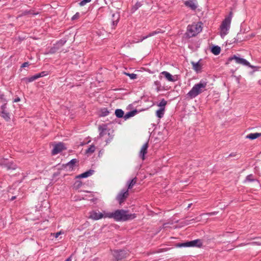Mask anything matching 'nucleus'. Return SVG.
<instances>
[{
	"mask_svg": "<svg viewBox=\"0 0 261 261\" xmlns=\"http://www.w3.org/2000/svg\"><path fill=\"white\" fill-rule=\"evenodd\" d=\"M48 74V72L47 71H42L40 73H37L36 75L37 76V78H40L41 77H43L45 76H46Z\"/></svg>",
	"mask_w": 261,
	"mask_h": 261,
	"instance_id": "33",
	"label": "nucleus"
},
{
	"mask_svg": "<svg viewBox=\"0 0 261 261\" xmlns=\"http://www.w3.org/2000/svg\"><path fill=\"white\" fill-rule=\"evenodd\" d=\"M60 234H61V231L58 232L56 233L55 234V238H57L59 236V235H60Z\"/></svg>",
	"mask_w": 261,
	"mask_h": 261,
	"instance_id": "43",
	"label": "nucleus"
},
{
	"mask_svg": "<svg viewBox=\"0 0 261 261\" xmlns=\"http://www.w3.org/2000/svg\"><path fill=\"white\" fill-rule=\"evenodd\" d=\"M148 147V143H145L141 147L139 152L140 157L142 159H145V154L147 153V148Z\"/></svg>",
	"mask_w": 261,
	"mask_h": 261,
	"instance_id": "15",
	"label": "nucleus"
},
{
	"mask_svg": "<svg viewBox=\"0 0 261 261\" xmlns=\"http://www.w3.org/2000/svg\"><path fill=\"white\" fill-rule=\"evenodd\" d=\"M8 160L6 159H0V166L6 168L8 164Z\"/></svg>",
	"mask_w": 261,
	"mask_h": 261,
	"instance_id": "32",
	"label": "nucleus"
},
{
	"mask_svg": "<svg viewBox=\"0 0 261 261\" xmlns=\"http://www.w3.org/2000/svg\"><path fill=\"white\" fill-rule=\"evenodd\" d=\"M137 182V178L135 177L132 180L128 181V189H130L133 188V187L136 184Z\"/></svg>",
	"mask_w": 261,
	"mask_h": 261,
	"instance_id": "28",
	"label": "nucleus"
},
{
	"mask_svg": "<svg viewBox=\"0 0 261 261\" xmlns=\"http://www.w3.org/2000/svg\"><path fill=\"white\" fill-rule=\"evenodd\" d=\"M82 185V182L81 181L77 180L74 184V187L76 189H79Z\"/></svg>",
	"mask_w": 261,
	"mask_h": 261,
	"instance_id": "37",
	"label": "nucleus"
},
{
	"mask_svg": "<svg viewBox=\"0 0 261 261\" xmlns=\"http://www.w3.org/2000/svg\"><path fill=\"white\" fill-rule=\"evenodd\" d=\"M142 6V4L141 2H137L132 8L131 12L132 13H134L140 7Z\"/></svg>",
	"mask_w": 261,
	"mask_h": 261,
	"instance_id": "27",
	"label": "nucleus"
},
{
	"mask_svg": "<svg viewBox=\"0 0 261 261\" xmlns=\"http://www.w3.org/2000/svg\"><path fill=\"white\" fill-rule=\"evenodd\" d=\"M235 156V154H234V153H230L229 155V156Z\"/></svg>",
	"mask_w": 261,
	"mask_h": 261,
	"instance_id": "49",
	"label": "nucleus"
},
{
	"mask_svg": "<svg viewBox=\"0 0 261 261\" xmlns=\"http://www.w3.org/2000/svg\"><path fill=\"white\" fill-rule=\"evenodd\" d=\"M91 1V0H83L79 3V5L81 6H83L85 5L87 3L90 2Z\"/></svg>",
	"mask_w": 261,
	"mask_h": 261,
	"instance_id": "39",
	"label": "nucleus"
},
{
	"mask_svg": "<svg viewBox=\"0 0 261 261\" xmlns=\"http://www.w3.org/2000/svg\"><path fill=\"white\" fill-rule=\"evenodd\" d=\"M120 19V14L119 13H113L112 15V28L114 29L117 26Z\"/></svg>",
	"mask_w": 261,
	"mask_h": 261,
	"instance_id": "13",
	"label": "nucleus"
},
{
	"mask_svg": "<svg viewBox=\"0 0 261 261\" xmlns=\"http://www.w3.org/2000/svg\"><path fill=\"white\" fill-rule=\"evenodd\" d=\"M251 244H256L257 245H261V243L257 242H253L251 243Z\"/></svg>",
	"mask_w": 261,
	"mask_h": 261,
	"instance_id": "44",
	"label": "nucleus"
},
{
	"mask_svg": "<svg viewBox=\"0 0 261 261\" xmlns=\"http://www.w3.org/2000/svg\"><path fill=\"white\" fill-rule=\"evenodd\" d=\"M202 31L201 22L188 25L187 27V35L189 37L195 36Z\"/></svg>",
	"mask_w": 261,
	"mask_h": 261,
	"instance_id": "4",
	"label": "nucleus"
},
{
	"mask_svg": "<svg viewBox=\"0 0 261 261\" xmlns=\"http://www.w3.org/2000/svg\"><path fill=\"white\" fill-rule=\"evenodd\" d=\"M167 105V101L164 99H162L160 103L158 105L159 107H160L161 108H164L165 106Z\"/></svg>",
	"mask_w": 261,
	"mask_h": 261,
	"instance_id": "34",
	"label": "nucleus"
},
{
	"mask_svg": "<svg viewBox=\"0 0 261 261\" xmlns=\"http://www.w3.org/2000/svg\"><path fill=\"white\" fill-rule=\"evenodd\" d=\"M233 60H234L238 64H242L244 66H248L251 68H254L253 66H252L250 64V63L247 61L246 59L244 58H240L239 57H237L236 55H234L228 59V61H230Z\"/></svg>",
	"mask_w": 261,
	"mask_h": 261,
	"instance_id": "8",
	"label": "nucleus"
},
{
	"mask_svg": "<svg viewBox=\"0 0 261 261\" xmlns=\"http://www.w3.org/2000/svg\"><path fill=\"white\" fill-rule=\"evenodd\" d=\"M202 246V243L200 240L196 239L193 241L187 242L183 243L177 244V246L179 247H200Z\"/></svg>",
	"mask_w": 261,
	"mask_h": 261,
	"instance_id": "7",
	"label": "nucleus"
},
{
	"mask_svg": "<svg viewBox=\"0 0 261 261\" xmlns=\"http://www.w3.org/2000/svg\"><path fill=\"white\" fill-rule=\"evenodd\" d=\"M200 60H199L197 62H191V64L192 65V68L194 70H195L197 73H198L201 71L202 66L200 63Z\"/></svg>",
	"mask_w": 261,
	"mask_h": 261,
	"instance_id": "17",
	"label": "nucleus"
},
{
	"mask_svg": "<svg viewBox=\"0 0 261 261\" xmlns=\"http://www.w3.org/2000/svg\"><path fill=\"white\" fill-rule=\"evenodd\" d=\"M185 5L188 7H189L192 10H195L197 8V5L192 0L187 1L185 2Z\"/></svg>",
	"mask_w": 261,
	"mask_h": 261,
	"instance_id": "19",
	"label": "nucleus"
},
{
	"mask_svg": "<svg viewBox=\"0 0 261 261\" xmlns=\"http://www.w3.org/2000/svg\"><path fill=\"white\" fill-rule=\"evenodd\" d=\"M37 79H38V78L36 74L30 77H24L22 79V80L24 81L26 83H31Z\"/></svg>",
	"mask_w": 261,
	"mask_h": 261,
	"instance_id": "22",
	"label": "nucleus"
},
{
	"mask_svg": "<svg viewBox=\"0 0 261 261\" xmlns=\"http://www.w3.org/2000/svg\"><path fill=\"white\" fill-rule=\"evenodd\" d=\"M65 149V147L64 143L59 142L54 146L51 152L52 154H57Z\"/></svg>",
	"mask_w": 261,
	"mask_h": 261,
	"instance_id": "12",
	"label": "nucleus"
},
{
	"mask_svg": "<svg viewBox=\"0 0 261 261\" xmlns=\"http://www.w3.org/2000/svg\"><path fill=\"white\" fill-rule=\"evenodd\" d=\"M77 162L78 161L76 159H72L64 165V167L65 168L68 169L70 171H72L73 170L75 164L77 163Z\"/></svg>",
	"mask_w": 261,
	"mask_h": 261,
	"instance_id": "16",
	"label": "nucleus"
},
{
	"mask_svg": "<svg viewBox=\"0 0 261 261\" xmlns=\"http://www.w3.org/2000/svg\"><path fill=\"white\" fill-rule=\"evenodd\" d=\"M232 15V12H230L228 15L225 17V19L222 22L220 27V35L222 38H224L228 33L230 28Z\"/></svg>",
	"mask_w": 261,
	"mask_h": 261,
	"instance_id": "3",
	"label": "nucleus"
},
{
	"mask_svg": "<svg viewBox=\"0 0 261 261\" xmlns=\"http://www.w3.org/2000/svg\"><path fill=\"white\" fill-rule=\"evenodd\" d=\"M211 51L215 55H218L220 53L221 48L217 45L213 46L211 48Z\"/></svg>",
	"mask_w": 261,
	"mask_h": 261,
	"instance_id": "24",
	"label": "nucleus"
},
{
	"mask_svg": "<svg viewBox=\"0 0 261 261\" xmlns=\"http://www.w3.org/2000/svg\"><path fill=\"white\" fill-rule=\"evenodd\" d=\"M38 14V12L37 13H35L34 12V11L33 10H29V11H25L24 12V15H33V16H35V15H36Z\"/></svg>",
	"mask_w": 261,
	"mask_h": 261,
	"instance_id": "35",
	"label": "nucleus"
},
{
	"mask_svg": "<svg viewBox=\"0 0 261 261\" xmlns=\"http://www.w3.org/2000/svg\"><path fill=\"white\" fill-rule=\"evenodd\" d=\"M163 32H164V31H162L161 29H158L156 30L155 31H154L150 33L148 35L142 37L141 39L139 41H137L136 42L138 43V42H142L144 40H145L150 37H152L153 36H154V35H157L160 33H163Z\"/></svg>",
	"mask_w": 261,
	"mask_h": 261,
	"instance_id": "14",
	"label": "nucleus"
},
{
	"mask_svg": "<svg viewBox=\"0 0 261 261\" xmlns=\"http://www.w3.org/2000/svg\"><path fill=\"white\" fill-rule=\"evenodd\" d=\"M20 100V98H19V97H17V98H15V99H14V101H14V102H17L19 101Z\"/></svg>",
	"mask_w": 261,
	"mask_h": 261,
	"instance_id": "45",
	"label": "nucleus"
},
{
	"mask_svg": "<svg viewBox=\"0 0 261 261\" xmlns=\"http://www.w3.org/2000/svg\"><path fill=\"white\" fill-rule=\"evenodd\" d=\"M108 213L106 211L100 212L98 211H92L89 213V218L94 220L106 218H108L107 216Z\"/></svg>",
	"mask_w": 261,
	"mask_h": 261,
	"instance_id": "5",
	"label": "nucleus"
},
{
	"mask_svg": "<svg viewBox=\"0 0 261 261\" xmlns=\"http://www.w3.org/2000/svg\"><path fill=\"white\" fill-rule=\"evenodd\" d=\"M136 113L137 111L136 110L129 111L127 112L125 115H124L123 118L124 120H127V119L135 116Z\"/></svg>",
	"mask_w": 261,
	"mask_h": 261,
	"instance_id": "23",
	"label": "nucleus"
},
{
	"mask_svg": "<svg viewBox=\"0 0 261 261\" xmlns=\"http://www.w3.org/2000/svg\"><path fill=\"white\" fill-rule=\"evenodd\" d=\"M80 17V13L79 12L76 13L72 17L71 19L72 20H75Z\"/></svg>",
	"mask_w": 261,
	"mask_h": 261,
	"instance_id": "40",
	"label": "nucleus"
},
{
	"mask_svg": "<svg viewBox=\"0 0 261 261\" xmlns=\"http://www.w3.org/2000/svg\"><path fill=\"white\" fill-rule=\"evenodd\" d=\"M16 198V197L15 196H12V197H11V198L10 199V200H11V201H12V200H14Z\"/></svg>",
	"mask_w": 261,
	"mask_h": 261,
	"instance_id": "46",
	"label": "nucleus"
},
{
	"mask_svg": "<svg viewBox=\"0 0 261 261\" xmlns=\"http://www.w3.org/2000/svg\"><path fill=\"white\" fill-rule=\"evenodd\" d=\"M161 74L165 77L167 81L169 82L175 81V79H174L172 75H171L169 72L167 71H163L161 72Z\"/></svg>",
	"mask_w": 261,
	"mask_h": 261,
	"instance_id": "20",
	"label": "nucleus"
},
{
	"mask_svg": "<svg viewBox=\"0 0 261 261\" xmlns=\"http://www.w3.org/2000/svg\"><path fill=\"white\" fill-rule=\"evenodd\" d=\"M95 150V147L94 145H90V146L85 150V153L87 154H91Z\"/></svg>",
	"mask_w": 261,
	"mask_h": 261,
	"instance_id": "26",
	"label": "nucleus"
},
{
	"mask_svg": "<svg viewBox=\"0 0 261 261\" xmlns=\"http://www.w3.org/2000/svg\"><path fill=\"white\" fill-rule=\"evenodd\" d=\"M65 261H71V257H69L67 258L65 260Z\"/></svg>",
	"mask_w": 261,
	"mask_h": 261,
	"instance_id": "47",
	"label": "nucleus"
},
{
	"mask_svg": "<svg viewBox=\"0 0 261 261\" xmlns=\"http://www.w3.org/2000/svg\"><path fill=\"white\" fill-rule=\"evenodd\" d=\"M115 113L118 118H122L124 116V112L121 109H116Z\"/></svg>",
	"mask_w": 261,
	"mask_h": 261,
	"instance_id": "31",
	"label": "nucleus"
},
{
	"mask_svg": "<svg viewBox=\"0 0 261 261\" xmlns=\"http://www.w3.org/2000/svg\"><path fill=\"white\" fill-rule=\"evenodd\" d=\"M127 253L125 250H115L113 252V256L117 261H120L126 257Z\"/></svg>",
	"mask_w": 261,
	"mask_h": 261,
	"instance_id": "10",
	"label": "nucleus"
},
{
	"mask_svg": "<svg viewBox=\"0 0 261 261\" xmlns=\"http://www.w3.org/2000/svg\"><path fill=\"white\" fill-rule=\"evenodd\" d=\"M165 109L164 108H160L158 110L156 111V116L159 118H162L164 114Z\"/></svg>",
	"mask_w": 261,
	"mask_h": 261,
	"instance_id": "30",
	"label": "nucleus"
},
{
	"mask_svg": "<svg viewBox=\"0 0 261 261\" xmlns=\"http://www.w3.org/2000/svg\"><path fill=\"white\" fill-rule=\"evenodd\" d=\"M109 114V111L106 108H102L100 111V116L101 117H105L108 116Z\"/></svg>",
	"mask_w": 261,
	"mask_h": 261,
	"instance_id": "29",
	"label": "nucleus"
},
{
	"mask_svg": "<svg viewBox=\"0 0 261 261\" xmlns=\"http://www.w3.org/2000/svg\"><path fill=\"white\" fill-rule=\"evenodd\" d=\"M125 74L128 75L131 79L135 80L137 79V74L135 73H126Z\"/></svg>",
	"mask_w": 261,
	"mask_h": 261,
	"instance_id": "38",
	"label": "nucleus"
},
{
	"mask_svg": "<svg viewBox=\"0 0 261 261\" xmlns=\"http://www.w3.org/2000/svg\"><path fill=\"white\" fill-rule=\"evenodd\" d=\"M159 83H159V82H158V81H155V82H154V84H155V85H156V86L159 85Z\"/></svg>",
	"mask_w": 261,
	"mask_h": 261,
	"instance_id": "48",
	"label": "nucleus"
},
{
	"mask_svg": "<svg viewBox=\"0 0 261 261\" xmlns=\"http://www.w3.org/2000/svg\"><path fill=\"white\" fill-rule=\"evenodd\" d=\"M99 129L100 130L99 137L102 139H105V141L106 142V145H107L112 140L113 136L110 135V133L106 128L101 129V127H99Z\"/></svg>",
	"mask_w": 261,
	"mask_h": 261,
	"instance_id": "6",
	"label": "nucleus"
},
{
	"mask_svg": "<svg viewBox=\"0 0 261 261\" xmlns=\"http://www.w3.org/2000/svg\"><path fill=\"white\" fill-rule=\"evenodd\" d=\"M8 170H15L17 168V166L13 162L8 161V164L6 167Z\"/></svg>",
	"mask_w": 261,
	"mask_h": 261,
	"instance_id": "25",
	"label": "nucleus"
},
{
	"mask_svg": "<svg viewBox=\"0 0 261 261\" xmlns=\"http://www.w3.org/2000/svg\"><path fill=\"white\" fill-rule=\"evenodd\" d=\"M1 116L7 121L10 120V115L7 109V105L4 103L1 107Z\"/></svg>",
	"mask_w": 261,
	"mask_h": 261,
	"instance_id": "11",
	"label": "nucleus"
},
{
	"mask_svg": "<svg viewBox=\"0 0 261 261\" xmlns=\"http://www.w3.org/2000/svg\"><path fill=\"white\" fill-rule=\"evenodd\" d=\"M246 180L249 182H252L255 181V179L254 178L253 175L251 174L246 176Z\"/></svg>",
	"mask_w": 261,
	"mask_h": 261,
	"instance_id": "36",
	"label": "nucleus"
},
{
	"mask_svg": "<svg viewBox=\"0 0 261 261\" xmlns=\"http://www.w3.org/2000/svg\"><path fill=\"white\" fill-rule=\"evenodd\" d=\"M207 83L201 80L198 83L194 85L191 90L187 93V95L191 99H193L201 94L205 90Z\"/></svg>",
	"mask_w": 261,
	"mask_h": 261,
	"instance_id": "2",
	"label": "nucleus"
},
{
	"mask_svg": "<svg viewBox=\"0 0 261 261\" xmlns=\"http://www.w3.org/2000/svg\"><path fill=\"white\" fill-rule=\"evenodd\" d=\"M191 205V204H189V205H188V207H190Z\"/></svg>",
	"mask_w": 261,
	"mask_h": 261,
	"instance_id": "50",
	"label": "nucleus"
},
{
	"mask_svg": "<svg viewBox=\"0 0 261 261\" xmlns=\"http://www.w3.org/2000/svg\"><path fill=\"white\" fill-rule=\"evenodd\" d=\"M217 213H218V212H213L207 213L206 215L208 216H213V215H216Z\"/></svg>",
	"mask_w": 261,
	"mask_h": 261,
	"instance_id": "42",
	"label": "nucleus"
},
{
	"mask_svg": "<svg viewBox=\"0 0 261 261\" xmlns=\"http://www.w3.org/2000/svg\"><path fill=\"white\" fill-rule=\"evenodd\" d=\"M94 173V170H89L76 176V178H86L92 175Z\"/></svg>",
	"mask_w": 261,
	"mask_h": 261,
	"instance_id": "18",
	"label": "nucleus"
},
{
	"mask_svg": "<svg viewBox=\"0 0 261 261\" xmlns=\"http://www.w3.org/2000/svg\"><path fill=\"white\" fill-rule=\"evenodd\" d=\"M128 190L122 189L116 197V199L119 204H121L128 196Z\"/></svg>",
	"mask_w": 261,
	"mask_h": 261,
	"instance_id": "9",
	"label": "nucleus"
},
{
	"mask_svg": "<svg viewBox=\"0 0 261 261\" xmlns=\"http://www.w3.org/2000/svg\"><path fill=\"white\" fill-rule=\"evenodd\" d=\"M261 136V133H251L247 135L246 137V138L249 139L250 140H254L257 138Z\"/></svg>",
	"mask_w": 261,
	"mask_h": 261,
	"instance_id": "21",
	"label": "nucleus"
},
{
	"mask_svg": "<svg viewBox=\"0 0 261 261\" xmlns=\"http://www.w3.org/2000/svg\"><path fill=\"white\" fill-rule=\"evenodd\" d=\"M108 218L113 219L117 222L126 221L136 218L135 214H129L128 211L123 209L117 210L112 212H108Z\"/></svg>",
	"mask_w": 261,
	"mask_h": 261,
	"instance_id": "1",
	"label": "nucleus"
},
{
	"mask_svg": "<svg viewBox=\"0 0 261 261\" xmlns=\"http://www.w3.org/2000/svg\"><path fill=\"white\" fill-rule=\"evenodd\" d=\"M29 65L30 64L28 62H24L21 65V67H26L29 66Z\"/></svg>",
	"mask_w": 261,
	"mask_h": 261,
	"instance_id": "41",
	"label": "nucleus"
}]
</instances>
